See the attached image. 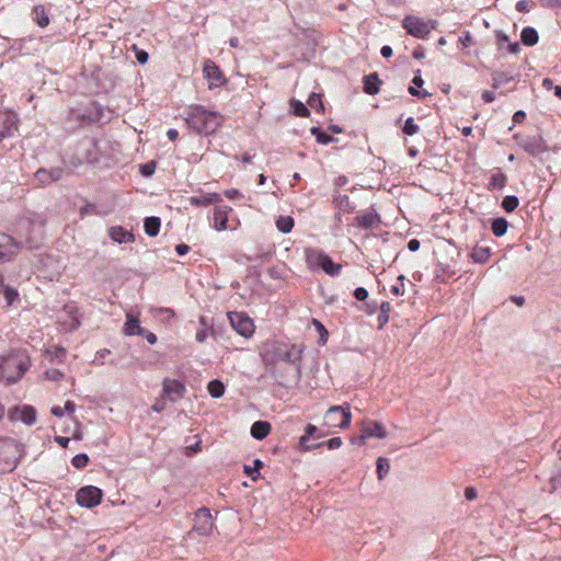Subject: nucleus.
Masks as SVG:
<instances>
[{
  "label": "nucleus",
  "mask_w": 561,
  "mask_h": 561,
  "mask_svg": "<svg viewBox=\"0 0 561 561\" xmlns=\"http://www.w3.org/2000/svg\"><path fill=\"white\" fill-rule=\"evenodd\" d=\"M351 407L346 403L331 407L324 415V422L328 426L346 428L351 424Z\"/></svg>",
  "instance_id": "6e6552de"
},
{
  "label": "nucleus",
  "mask_w": 561,
  "mask_h": 561,
  "mask_svg": "<svg viewBox=\"0 0 561 561\" xmlns=\"http://www.w3.org/2000/svg\"><path fill=\"white\" fill-rule=\"evenodd\" d=\"M188 251H190V247L185 243H180L175 247V252L180 256L187 254Z\"/></svg>",
  "instance_id": "0e129e2a"
},
{
  "label": "nucleus",
  "mask_w": 561,
  "mask_h": 561,
  "mask_svg": "<svg viewBox=\"0 0 561 561\" xmlns=\"http://www.w3.org/2000/svg\"><path fill=\"white\" fill-rule=\"evenodd\" d=\"M312 324L317 329L318 333L320 334L319 343L325 344L328 341V331L324 328V325L317 319L312 320Z\"/></svg>",
  "instance_id": "49530a36"
},
{
  "label": "nucleus",
  "mask_w": 561,
  "mask_h": 561,
  "mask_svg": "<svg viewBox=\"0 0 561 561\" xmlns=\"http://www.w3.org/2000/svg\"><path fill=\"white\" fill-rule=\"evenodd\" d=\"M163 392L171 401H178L184 396L185 386L179 380L167 378L163 380Z\"/></svg>",
  "instance_id": "f3484780"
},
{
  "label": "nucleus",
  "mask_w": 561,
  "mask_h": 561,
  "mask_svg": "<svg viewBox=\"0 0 561 561\" xmlns=\"http://www.w3.org/2000/svg\"><path fill=\"white\" fill-rule=\"evenodd\" d=\"M89 462L87 454H78L71 459V463L77 469H83Z\"/></svg>",
  "instance_id": "c03bdc74"
},
{
  "label": "nucleus",
  "mask_w": 561,
  "mask_h": 561,
  "mask_svg": "<svg viewBox=\"0 0 561 561\" xmlns=\"http://www.w3.org/2000/svg\"><path fill=\"white\" fill-rule=\"evenodd\" d=\"M510 80H512V77H510L507 73L494 72L492 75V88L499 89L502 84L508 82Z\"/></svg>",
  "instance_id": "79ce46f5"
},
{
  "label": "nucleus",
  "mask_w": 561,
  "mask_h": 561,
  "mask_svg": "<svg viewBox=\"0 0 561 561\" xmlns=\"http://www.w3.org/2000/svg\"><path fill=\"white\" fill-rule=\"evenodd\" d=\"M459 42L461 43L462 47H469L472 43V36L470 32L466 31L463 35L459 37Z\"/></svg>",
  "instance_id": "bf43d9fd"
},
{
  "label": "nucleus",
  "mask_w": 561,
  "mask_h": 561,
  "mask_svg": "<svg viewBox=\"0 0 561 561\" xmlns=\"http://www.w3.org/2000/svg\"><path fill=\"white\" fill-rule=\"evenodd\" d=\"M140 330H142V327H140L138 317H136L131 313H127L126 322L124 324V333L126 335L133 336V335H138Z\"/></svg>",
  "instance_id": "bb28decb"
},
{
  "label": "nucleus",
  "mask_w": 561,
  "mask_h": 561,
  "mask_svg": "<svg viewBox=\"0 0 561 561\" xmlns=\"http://www.w3.org/2000/svg\"><path fill=\"white\" fill-rule=\"evenodd\" d=\"M47 379L58 381L64 378V373L57 368H50L45 371Z\"/></svg>",
  "instance_id": "8fccbe9b"
},
{
  "label": "nucleus",
  "mask_w": 561,
  "mask_h": 561,
  "mask_svg": "<svg viewBox=\"0 0 561 561\" xmlns=\"http://www.w3.org/2000/svg\"><path fill=\"white\" fill-rule=\"evenodd\" d=\"M438 25L437 20H424L415 15H405L402 20V27L408 34L415 38L426 39L432 30H435Z\"/></svg>",
  "instance_id": "39448f33"
},
{
  "label": "nucleus",
  "mask_w": 561,
  "mask_h": 561,
  "mask_svg": "<svg viewBox=\"0 0 561 561\" xmlns=\"http://www.w3.org/2000/svg\"><path fill=\"white\" fill-rule=\"evenodd\" d=\"M318 432V427L313 424H308L305 428V435H302L300 438H299V445L301 446L302 449L305 450H310L313 446H308L307 445V442L309 440V437L316 435V433Z\"/></svg>",
  "instance_id": "72a5a7b5"
},
{
  "label": "nucleus",
  "mask_w": 561,
  "mask_h": 561,
  "mask_svg": "<svg viewBox=\"0 0 561 561\" xmlns=\"http://www.w3.org/2000/svg\"><path fill=\"white\" fill-rule=\"evenodd\" d=\"M95 206L93 204H85L80 208V217L83 218L89 214L94 213Z\"/></svg>",
  "instance_id": "680f3d73"
},
{
  "label": "nucleus",
  "mask_w": 561,
  "mask_h": 561,
  "mask_svg": "<svg viewBox=\"0 0 561 561\" xmlns=\"http://www.w3.org/2000/svg\"><path fill=\"white\" fill-rule=\"evenodd\" d=\"M377 476L379 480H382L389 472L390 465L388 459L386 458H378L377 459Z\"/></svg>",
  "instance_id": "a19ab883"
},
{
  "label": "nucleus",
  "mask_w": 561,
  "mask_h": 561,
  "mask_svg": "<svg viewBox=\"0 0 561 561\" xmlns=\"http://www.w3.org/2000/svg\"><path fill=\"white\" fill-rule=\"evenodd\" d=\"M103 106L98 102H90L84 110L70 108L68 121L80 126L99 122L103 117Z\"/></svg>",
  "instance_id": "423d86ee"
},
{
  "label": "nucleus",
  "mask_w": 561,
  "mask_h": 561,
  "mask_svg": "<svg viewBox=\"0 0 561 561\" xmlns=\"http://www.w3.org/2000/svg\"><path fill=\"white\" fill-rule=\"evenodd\" d=\"M64 175V169L55 167L51 169L41 168L34 174V180L41 186H47L54 182L59 181Z\"/></svg>",
  "instance_id": "4468645a"
},
{
  "label": "nucleus",
  "mask_w": 561,
  "mask_h": 561,
  "mask_svg": "<svg viewBox=\"0 0 561 561\" xmlns=\"http://www.w3.org/2000/svg\"><path fill=\"white\" fill-rule=\"evenodd\" d=\"M11 419L15 421H21L25 425L31 426L36 422L37 413L34 407L24 404L15 407L11 411Z\"/></svg>",
  "instance_id": "dca6fc26"
},
{
  "label": "nucleus",
  "mask_w": 561,
  "mask_h": 561,
  "mask_svg": "<svg viewBox=\"0 0 561 561\" xmlns=\"http://www.w3.org/2000/svg\"><path fill=\"white\" fill-rule=\"evenodd\" d=\"M214 526L213 516L208 508H199L194 518V530L199 535L206 536L210 534Z\"/></svg>",
  "instance_id": "f8f14e48"
},
{
  "label": "nucleus",
  "mask_w": 561,
  "mask_h": 561,
  "mask_svg": "<svg viewBox=\"0 0 561 561\" xmlns=\"http://www.w3.org/2000/svg\"><path fill=\"white\" fill-rule=\"evenodd\" d=\"M271 432V424L266 421H256L252 424L250 433L255 439L265 438Z\"/></svg>",
  "instance_id": "393cba45"
},
{
  "label": "nucleus",
  "mask_w": 561,
  "mask_h": 561,
  "mask_svg": "<svg viewBox=\"0 0 561 561\" xmlns=\"http://www.w3.org/2000/svg\"><path fill=\"white\" fill-rule=\"evenodd\" d=\"M221 117L218 112L194 104L188 106L185 122L197 134H213L220 126Z\"/></svg>",
  "instance_id": "f257e3e1"
},
{
  "label": "nucleus",
  "mask_w": 561,
  "mask_h": 561,
  "mask_svg": "<svg viewBox=\"0 0 561 561\" xmlns=\"http://www.w3.org/2000/svg\"><path fill=\"white\" fill-rule=\"evenodd\" d=\"M482 100L485 103H492L495 100V93L493 91H484L482 93Z\"/></svg>",
  "instance_id": "338daca9"
},
{
  "label": "nucleus",
  "mask_w": 561,
  "mask_h": 561,
  "mask_svg": "<svg viewBox=\"0 0 561 561\" xmlns=\"http://www.w3.org/2000/svg\"><path fill=\"white\" fill-rule=\"evenodd\" d=\"M20 252V244L11 236L0 232V263L11 261Z\"/></svg>",
  "instance_id": "9b49d317"
},
{
  "label": "nucleus",
  "mask_w": 561,
  "mask_h": 561,
  "mask_svg": "<svg viewBox=\"0 0 561 561\" xmlns=\"http://www.w3.org/2000/svg\"><path fill=\"white\" fill-rule=\"evenodd\" d=\"M354 297L359 300V301H363L365 300L367 297H368V291L366 288L364 287H357L355 290H354Z\"/></svg>",
  "instance_id": "4d7b16f0"
},
{
  "label": "nucleus",
  "mask_w": 561,
  "mask_h": 561,
  "mask_svg": "<svg viewBox=\"0 0 561 561\" xmlns=\"http://www.w3.org/2000/svg\"><path fill=\"white\" fill-rule=\"evenodd\" d=\"M381 80L376 72L369 73L364 77V91L367 94L375 95L379 92Z\"/></svg>",
  "instance_id": "b1692460"
},
{
  "label": "nucleus",
  "mask_w": 561,
  "mask_h": 561,
  "mask_svg": "<svg viewBox=\"0 0 561 561\" xmlns=\"http://www.w3.org/2000/svg\"><path fill=\"white\" fill-rule=\"evenodd\" d=\"M23 453V445L14 438L0 436V473L13 471Z\"/></svg>",
  "instance_id": "7ed1b4c3"
},
{
  "label": "nucleus",
  "mask_w": 561,
  "mask_h": 561,
  "mask_svg": "<svg viewBox=\"0 0 561 561\" xmlns=\"http://www.w3.org/2000/svg\"><path fill=\"white\" fill-rule=\"evenodd\" d=\"M516 10L518 12H528L529 11V3L527 0H519L516 5Z\"/></svg>",
  "instance_id": "69168bd1"
},
{
  "label": "nucleus",
  "mask_w": 561,
  "mask_h": 561,
  "mask_svg": "<svg viewBox=\"0 0 561 561\" xmlns=\"http://www.w3.org/2000/svg\"><path fill=\"white\" fill-rule=\"evenodd\" d=\"M507 227H508L507 220L505 218L500 217V218H495L492 221L491 229H492V232L494 236L502 237L506 233Z\"/></svg>",
  "instance_id": "473e14b6"
},
{
  "label": "nucleus",
  "mask_w": 561,
  "mask_h": 561,
  "mask_svg": "<svg viewBox=\"0 0 561 561\" xmlns=\"http://www.w3.org/2000/svg\"><path fill=\"white\" fill-rule=\"evenodd\" d=\"M402 131L408 136H413L420 131V127L414 123L413 117H408Z\"/></svg>",
  "instance_id": "37998d69"
},
{
  "label": "nucleus",
  "mask_w": 561,
  "mask_h": 561,
  "mask_svg": "<svg viewBox=\"0 0 561 561\" xmlns=\"http://www.w3.org/2000/svg\"><path fill=\"white\" fill-rule=\"evenodd\" d=\"M31 360L25 351H14L0 362V378L8 383L18 382L26 373Z\"/></svg>",
  "instance_id": "f03ea898"
},
{
  "label": "nucleus",
  "mask_w": 561,
  "mask_h": 561,
  "mask_svg": "<svg viewBox=\"0 0 561 561\" xmlns=\"http://www.w3.org/2000/svg\"><path fill=\"white\" fill-rule=\"evenodd\" d=\"M355 220H356V225L359 228L370 229L373 226H375L377 222L380 221V218H379V215L375 210H371L362 216H357L355 218Z\"/></svg>",
  "instance_id": "a878e982"
},
{
  "label": "nucleus",
  "mask_w": 561,
  "mask_h": 561,
  "mask_svg": "<svg viewBox=\"0 0 561 561\" xmlns=\"http://www.w3.org/2000/svg\"><path fill=\"white\" fill-rule=\"evenodd\" d=\"M134 49L136 51V59L140 65H145L148 61L149 55L147 51L142 49H138L136 46H134Z\"/></svg>",
  "instance_id": "5fc2aeb1"
},
{
  "label": "nucleus",
  "mask_w": 561,
  "mask_h": 561,
  "mask_svg": "<svg viewBox=\"0 0 561 561\" xmlns=\"http://www.w3.org/2000/svg\"><path fill=\"white\" fill-rule=\"evenodd\" d=\"M110 354V350L103 348L96 352L93 363L103 365V359Z\"/></svg>",
  "instance_id": "6e6d98bb"
},
{
  "label": "nucleus",
  "mask_w": 561,
  "mask_h": 561,
  "mask_svg": "<svg viewBox=\"0 0 561 561\" xmlns=\"http://www.w3.org/2000/svg\"><path fill=\"white\" fill-rule=\"evenodd\" d=\"M47 355L50 357V360H57L58 363H62L66 356V350L61 346H54L47 350Z\"/></svg>",
  "instance_id": "ea45409f"
},
{
  "label": "nucleus",
  "mask_w": 561,
  "mask_h": 561,
  "mask_svg": "<svg viewBox=\"0 0 561 561\" xmlns=\"http://www.w3.org/2000/svg\"><path fill=\"white\" fill-rule=\"evenodd\" d=\"M491 255V250L489 247H479V245H476L471 253H470V257L471 260L474 262V263H478V264H484L488 262L489 257Z\"/></svg>",
  "instance_id": "cd10ccee"
},
{
  "label": "nucleus",
  "mask_w": 561,
  "mask_h": 561,
  "mask_svg": "<svg viewBox=\"0 0 561 561\" xmlns=\"http://www.w3.org/2000/svg\"><path fill=\"white\" fill-rule=\"evenodd\" d=\"M253 467L245 465L243 467L244 473L250 477L252 480H256L260 477V468L263 467V462L260 459H255L253 461Z\"/></svg>",
  "instance_id": "4c0bfd02"
},
{
  "label": "nucleus",
  "mask_w": 561,
  "mask_h": 561,
  "mask_svg": "<svg viewBox=\"0 0 561 561\" xmlns=\"http://www.w3.org/2000/svg\"><path fill=\"white\" fill-rule=\"evenodd\" d=\"M3 295L8 305H11L19 296L18 291L11 287L5 288Z\"/></svg>",
  "instance_id": "864d4df0"
},
{
  "label": "nucleus",
  "mask_w": 561,
  "mask_h": 561,
  "mask_svg": "<svg viewBox=\"0 0 561 561\" xmlns=\"http://www.w3.org/2000/svg\"><path fill=\"white\" fill-rule=\"evenodd\" d=\"M102 495V490L98 486L87 485L77 491L76 500L80 506L92 508L100 504Z\"/></svg>",
  "instance_id": "9d476101"
},
{
  "label": "nucleus",
  "mask_w": 561,
  "mask_h": 561,
  "mask_svg": "<svg viewBox=\"0 0 561 561\" xmlns=\"http://www.w3.org/2000/svg\"><path fill=\"white\" fill-rule=\"evenodd\" d=\"M391 311V305L389 301H382L380 305V312L377 317L379 328H382L389 321V312Z\"/></svg>",
  "instance_id": "e433bc0d"
},
{
  "label": "nucleus",
  "mask_w": 561,
  "mask_h": 561,
  "mask_svg": "<svg viewBox=\"0 0 561 561\" xmlns=\"http://www.w3.org/2000/svg\"><path fill=\"white\" fill-rule=\"evenodd\" d=\"M225 385L219 379H213L207 385L209 394L215 399L221 398L225 393Z\"/></svg>",
  "instance_id": "2f4dec72"
},
{
  "label": "nucleus",
  "mask_w": 561,
  "mask_h": 561,
  "mask_svg": "<svg viewBox=\"0 0 561 561\" xmlns=\"http://www.w3.org/2000/svg\"><path fill=\"white\" fill-rule=\"evenodd\" d=\"M207 336H208V333H207V330H205V329L198 330V331L196 332V334H195V339H196V341H197V342H199V343L205 342V341H206V339H207Z\"/></svg>",
  "instance_id": "774afa93"
},
{
  "label": "nucleus",
  "mask_w": 561,
  "mask_h": 561,
  "mask_svg": "<svg viewBox=\"0 0 561 561\" xmlns=\"http://www.w3.org/2000/svg\"><path fill=\"white\" fill-rule=\"evenodd\" d=\"M519 204L518 197L515 195H507L502 201V207L507 213L514 211Z\"/></svg>",
  "instance_id": "58836bf2"
},
{
  "label": "nucleus",
  "mask_w": 561,
  "mask_h": 561,
  "mask_svg": "<svg viewBox=\"0 0 561 561\" xmlns=\"http://www.w3.org/2000/svg\"><path fill=\"white\" fill-rule=\"evenodd\" d=\"M33 21L42 28L49 24L48 11L43 4H36L32 11Z\"/></svg>",
  "instance_id": "5701e85b"
},
{
  "label": "nucleus",
  "mask_w": 561,
  "mask_h": 561,
  "mask_svg": "<svg viewBox=\"0 0 561 561\" xmlns=\"http://www.w3.org/2000/svg\"><path fill=\"white\" fill-rule=\"evenodd\" d=\"M526 118V113L522 110L516 111L513 115V122L514 124H520Z\"/></svg>",
  "instance_id": "e2e57ef3"
},
{
  "label": "nucleus",
  "mask_w": 561,
  "mask_h": 561,
  "mask_svg": "<svg viewBox=\"0 0 561 561\" xmlns=\"http://www.w3.org/2000/svg\"><path fill=\"white\" fill-rule=\"evenodd\" d=\"M228 319L233 330L243 337H251L254 333V322L244 312L230 311Z\"/></svg>",
  "instance_id": "1a4fd4ad"
},
{
  "label": "nucleus",
  "mask_w": 561,
  "mask_h": 561,
  "mask_svg": "<svg viewBox=\"0 0 561 561\" xmlns=\"http://www.w3.org/2000/svg\"><path fill=\"white\" fill-rule=\"evenodd\" d=\"M294 113L300 117L309 116V108L300 101H293L291 103Z\"/></svg>",
  "instance_id": "a18cd8bd"
},
{
  "label": "nucleus",
  "mask_w": 561,
  "mask_h": 561,
  "mask_svg": "<svg viewBox=\"0 0 561 561\" xmlns=\"http://www.w3.org/2000/svg\"><path fill=\"white\" fill-rule=\"evenodd\" d=\"M333 204H334L335 208L337 209V211L335 214V219L339 222H342L343 214H350L355 208L347 195L335 194L333 196Z\"/></svg>",
  "instance_id": "6ab92c4d"
},
{
  "label": "nucleus",
  "mask_w": 561,
  "mask_h": 561,
  "mask_svg": "<svg viewBox=\"0 0 561 561\" xmlns=\"http://www.w3.org/2000/svg\"><path fill=\"white\" fill-rule=\"evenodd\" d=\"M203 72L207 81L209 82V88H218L226 83V79L220 71L219 67L213 60H206L203 67Z\"/></svg>",
  "instance_id": "2eb2a0df"
},
{
  "label": "nucleus",
  "mask_w": 561,
  "mask_h": 561,
  "mask_svg": "<svg viewBox=\"0 0 561 561\" xmlns=\"http://www.w3.org/2000/svg\"><path fill=\"white\" fill-rule=\"evenodd\" d=\"M276 227L282 233H288L294 227V218L290 216H279L276 220Z\"/></svg>",
  "instance_id": "f704fd0d"
},
{
  "label": "nucleus",
  "mask_w": 561,
  "mask_h": 561,
  "mask_svg": "<svg viewBox=\"0 0 561 561\" xmlns=\"http://www.w3.org/2000/svg\"><path fill=\"white\" fill-rule=\"evenodd\" d=\"M221 202V197L217 193H206L201 195H194L190 197V204L193 206H208Z\"/></svg>",
  "instance_id": "4be33fe9"
},
{
  "label": "nucleus",
  "mask_w": 561,
  "mask_h": 561,
  "mask_svg": "<svg viewBox=\"0 0 561 561\" xmlns=\"http://www.w3.org/2000/svg\"><path fill=\"white\" fill-rule=\"evenodd\" d=\"M307 104L311 107V108H314L317 112H320L323 110V104H322V101H321V98L319 94H316V93H312L308 101H307Z\"/></svg>",
  "instance_id": "de8ad7c7"
},
{
  "label": "nucleus",
  "mask_w": 561,
  "mask_h": 561,
  "mask_svg": "<svg viewBox=\"0 0 561 561\" xmlns=\"http://www.w3.org/2000/svg\"><path fill=\"white\" fill-rule=\"evenodd\" d=\"M506 181H507L506 175L503 172L497 171L490 176L488 188L489 190H503L506 185Z\"/></svg>",
  "instance_id": "7c9ffc66"
},
{
  "label": "nucleus",
  "mask_w": 561,
  "mask_h": 561,
  "mask_svg": "<svg viewBox=\"0 0 561 561\" xmlns=\"http://www.w3.org/2000/svg\"><path fill=\"white\" fill-rule=\"evenodd\" d=\"M138 335L145 337L147 342L151 345L156 344L158 341L157 335L145 328L140 330Z\"/></svg>",
  "instance_id": "603ef678"
},
{
  "label": "nucleus",
  "mask_w": 561,
  "mask_h": 561,
  "mask_svg": "<svg viewBox=\"0 0 561 561\" xmlns=\"http://www.w3.org/2000/svg\"><path fill=\"white\" fill-rule=\"evenodd\" d=\"M514 139L522 149L534 157L545 153L549 150L547 141L540 134H515Z\"/></svg>",
  "instance_id": "0eeeda50"
},
{
  "label": "nucleus",
  "mask_w": 561,
  "mask_h": 561,
  "mask_svg": "<svg viewBox=\"0 0 561 561\" xmlns=\"http://www.w3.org/2000/svg\"><path fill=\"white\" fill-rule=\"evenodd\" d=\"M321 445H324V443L317 444L314 447H319ZM325 445L329 449H337L342 446V439L340 437H333L325 442Z\"/></svg>",
  "instance_id": "3c124183"
},
{
  "label": "nucleus",
  "mask_w": 561,
  "mask_h": 561,
  "mask_svg": "<svg viewBox=\"0 0 561 561\" xmlns=\"http://www.w3.org/2000/svg\"><path fill=\"white\" fill-rule=\"evenodd\" d=\"M108 237L116 243H133L134 233L122 226H113L108 229Z\"/></svg>",
  "instance_id": "aec40b11"
},
{
  "label": "nucleus",
  "mask_w": 561,
  "mask_h": 561,
  "mask_svg": "<svg viewBox=\"0 0 561 561\" xmlns=\"http://www.w3.org/2000/svg\"><path fill=\"white\" fill-rule=\"evenodd\" d=\"M360 432L364 433V437L382 439L387 436V431L380 422L367 420L363 422Z\"/></svg>",
  "instance_id": "a211bd4d"
},
{
  "label": "nucleus",
  "mask_w": 561,
  "mask_h": 561,
  "mask_svg": "<svg viewBox=\"0 0 561 561\" xmlns=\"http://www.w3.org/2000/svg\"><path fill=\"white\" fill-rule=\"evenodd\" d=\"M161 220L159 217L151 216L147 217L144 222L145 232L149 237H156L158 236L160 231Z\"/></svg>",
  "instance_id": "c85d7f7f"
},
{
  "label": "nucleus",
  "mask_w": 561,
  "mask_h": 561,
  "mask_svg": "<svg viewBox=\"0 0 561 561\" xmlns=\"http://www.w3.org/2000/svg\"><path fill=\"white\" fill-rule=\"evenodd\" d=\"M231 208L228 206H217L214 210V225L213 227L217 231H224L227 229L228 214Z\"/></svg>",
  "instance_id": "412c9836"
},
{
  "label": "nucleus",
  "mask_w": 561,
  "mask_h": 561,
  "mask_svg": "<svg viewBox=\"0 0 561 561\" xmlns=\"http://www.w3.org/2000/svg\"><path fill=\"white\" fill-rule=\"evenodd\" d=\"M310 133L316 137L317 141L321 145H329L335 140L332 136L321 130L320 127H311Z\"/></svg>",
  "instance_id": "c9c22d12"
},
{
  "label": "nucleus",
  "mask_w": 561,
  "mask_h": 561,
  "mask_svg": "<svg viewBox=\"0 0 561 561\" xmlns=\"http://www.w3.org/2000/svg\"><path fill=\"white\" fill-rule=\"evenodd\" d=\"M156 171V162L150 161L140 165V173L144 176H151Z\"/></svg>",
  "instance_id": "09e8293b"
},
{
  "label": "nucleus",
  "mask_w": 561,
  "mask_h": 561,
  "mask_svg": "<svg viewBox=\"0 0 561 561\" xmlns=\"http://www.w3.org/2000/svg\"><path fill=\"white\" fill-rule=\"evenodd\" d=\"M18 130V116L13 112H0V141L13 137Z\"/></svg>",
  "instance_id": "ddd939ff"
},
{
  "label": "nucleus",
  "mask_w": 561,
  "mask_h": 561,
  "mask_svg": "<svg viewBox=\"0 0 561 561\" xmlns=\"http://www.w3.org/2000/svg\"><path fill=\"white\" fill-rule=\"evenodd\" d=\"M477 496H478V492H477V490L473 486H467L465 489V497H466V500L473 501V500L477 499Z\"/></svg>",
  "instance_id": "13d9d810"
},
{
  "label": "nucleus",
  "mask_w": 561,
  "mask_h": 561,
  "mask_svg": "<svg viewBox=\"0 0 561 561\" xmlns=\"http://www.w3.org/2000/svg\"><path fill=\"white\" fill-rule=\"evenodd\" d=\"M520 39L526 46H534L538 43L539 36L537 31L531 26H526L522 30Z\"/></svg>",
  "instance_id": "c756f323"
},
{
  "label": "nucleus",
  "mask_w": 561,
  "mask_h": 561,
  "mask_svg": "<svg viewBox=\"0 0 561 561\" xmlns=\"http://www.w3.org/2000/svg\"><path fill=\"white\" fill-rule=\"evenodd\" d=\"M306 262L309 268H321L330 276H337L342 271V265L334 263L328 254L318 249H306Z\"/></svg>",
  "instance_id": "20e7f679"
},
{
  "label": "nucleus",
  "mask_w": 561,
  "mask_h": 561,
  "mask_svg": "<svg viewBox=\"0 0 561 561\" xmlns=\"http://www.w3.org/2000/svg\"><path fill=\"white\" fill-rule=\"evenodd\" d=\"M409 92L411 95L413 96H416V98H421V99H425L426 96L430 95V93L427 91H420L417 90L415 87H410L409 88Z\"/></svg>",
  "instance_id": "052dcab7"
}]
</instances>
